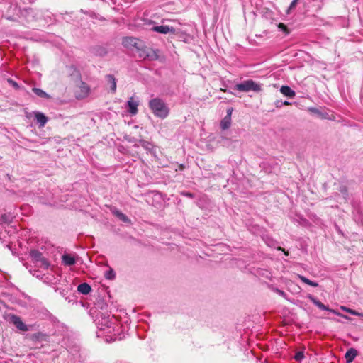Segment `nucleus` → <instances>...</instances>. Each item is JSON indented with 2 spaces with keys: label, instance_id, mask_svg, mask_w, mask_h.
<instances>
[{
  "label": "nucleus",
  "instance_id": "nucleus-1",
  "mask_svg": "<svg viewBox=\"0 0 363 363\" xmlns=\"http://www.w3.org/2000/svg\"><path fill=\"white\" fill-rule=\"evenodd\" d=\"M122 44L127 48H135L141 58H149L150 60L157 59L158 56L155 51L145 45L144 42L133 37H125L123 38Z\"/></svg>",
  "mask_w": 363,
  "mask_h": 363
},
{
  "label": "nucleus",
  "instance_id": "nucleus-2",
  "mask_svg": "<svg viewBox=\"0 0 363 363\" xmlns=\"http://www.w3.org/2000/svg\"><path fill=\"white\" fill-rule=\"evenodd\" d=\"M149 107L154 115L160 118H165L169 113V109L166 104L159 98H155L149 101Z\"/></svg>",
  "mask_w": 363,
  "mask_h": 363
},
{
  "label": "nucleus",
  "instance_id": "nucleus-3",
  "mask_svg": "<svg viewBox=\"0 0 363 363\" xmlns=\"http://www.w3.org/2000/svg\"><path fill=\"white\" fill-rule=\"evenodd\" d=\"M74 74L77 77V89L75 91V96L77 99H84L86 97L89 93V86L81 80V75L78 71H74Z\"/></svg>",
  "mask_w": 363,
  "mask_h": 363
},
{
  "label": "nucleus",
  "instance_id": "nucleus-4",
  "mask_svg": "<svg viewBox=\"0 0 363 363\" xmlns=\"http://www.w3.org/2000/svg\"><path fill=\"white\" fill-rule=\"evenodd\" d=\"M235 89L242 92H247L250 91L258 92L262 90V88L260 84L256 83L252 79H247L242 83L236 84L235 86Z\"/></svg>",
  "mask_w": 363,
  "mask_h": 363
},
{
  "label": "nucleus",
  "instance_id": "nucleus-5",
  "mask_svg": "<svg viewBox=\"0 0 363 363\" xmlns=\"http://www.w3.org/2000/svg\"><path fill=\"white\" fill-rule=\"evenodd\" d=\"M30 256L32 262L36 264L37 267L48 269L50 266L48 261L43 256V254L37 250H32L30 252Z\"/></svg>",
  "mask_w": 363,
  "mask_h": 363
},
{
  "label": "nucleus",
  "instance_id": "nucleus-6",
  "mask_svg": "<svg viewBox=\"0 0 363 363\" xmlns=\"http://www.w3.org/2000/svg\"><path fill=\"white\" fill-rule=\"evenodd\" d=\"M13 324L21 331H28V326L22 321L20 317L13 315L11 318Z\"/></svg>",
  "mask_w": 363,
  "mask_h": 363
},
{
  "label": "nucleus",
  "instance_id": "nucleus-7",
  "mask_svg": "<svg viewBox=\"0 0 363 363\" xmlns=\"http://www.w3.org/2000/svg\"><path fill=\"white\" fill-rule=\"evenodd\" d=\"M152 30L162 33L167 34L168 33H175L176 30L173 27H169V26H157L152 28Z\"/></svg>",
  "mask_w": 363,
  "mask_h": 363
},
{
  "label": "nucleus",
  "instance_id": "nucleus-8",
  "mask_svg": "<svg viewBox=\"0 0 363 363\" xmlns=\"http://www.w3.org/2000/svg\"><path fill=\"white\" fill-rule=\"evenodd\" d=\"M128 106L129 108L128 112L132 115H135L138 113V103L134 101L133 97L128 101Z\"/></svg>",
  "mask_w": 363,
  "mask_h": 363
},
{
  "label": "nucleus",
  "instance_id": "nucleus-9",
  "mask_svg": "<svg viewBox=\"0 0 363 363\" xmlns=\"http://www.w3.org/2000/svg\"><path fill=\"white\" fill-rule=\"evenodd\" d=\"M309 299L312 303H313L317 307H318L321 310L324 311H329L333 313H336L335 311L333 309H330L328 306H325L323 303H322L320 301L317 300L315 298H314L312 296H309Z\"/></svg>",
  "mask_w": 363,
  "mask_h": 363
},
{
  "label": "nucleus",
  "instance_id": "nucleus-10",
  "mask_svg": "<svg viewBox=\"0 0 363 363\" xmlns=\"http://www.w3.org/2000/svg\"><path fill=\"white\" fill-rule=\"evenodd\" d=\"M357 355V351L354 349V348H350V350H348L345 354V358L346 359V362L347 363H351L354 359L355 358V357Z\"/></svg>",
  "mask_w": 363,
  "mask_h": 363
},
{
  "label": "nucleus",
  "instance_id": "nucleus-11",
  "mask_svg": "<svg viewBox=\"0 0 363 363\" xmlns=\"http://www.w3.org/2000/svg\"><path fill=\"white\" fill-rule=\"evenodd\" d=\"M62 262L65 265L67 266H72L76 263L75 258L68 254H65L62 255Z\"/></svg>",
  "mask_w": 363,
  "mask_h": 363
},
{
  "label": "nucleus",
  "instance_id": "nucleus-12",
  "mask_svg": "<svg viewBox=\"0 0 363 363\" xmlns=\"http://www.w3.org/2000/svg\"><path fill=\"white\" fill-rule=\"evenodd\" d=\"M47 335L44 334L41 332H38L36 333L32 334L30 337V339L33 342H38V341H45L47 340Z\"/></svg>",
  "mask_w": 363,
  "mask_h": 363
},
{
  "label": "nucleus",
  "instance_id": "nucleus-13",
  "mask_svg": "<svg viewBox=\"0 0 363 363\" xmlns=\"http://www.w3.org/2000/svg\"><path fill=\"white\" fill-rule=\"evenodd\" d=\"M35 118L39 123L40 127H44L48 122V118L41 112H35Z\"/></svg>",
  "mask_w": 363,
  "mask_h": 363
},
{
  "label": "nucleus",
  "instance_id": "nucleus-14",
  "mask_svg": "<svg viewBox=\"0 0 363 363\" xmlns=\"http://www.w3.org/2000/svg\"><path fill=\"white\" fill-rule=\"evenodd\" d=\"M77 291L82 294L86 295L90 293L91 288L87 283H82L78 286Z\"/></svg>",
  "mask_w": 363,
  "mask_h": 363
},
{
  "label": "nucleus",
  "instance_id": "nucleus-15",
  "mask_svg": "<svg viewBox=\"0 0 363 363\" xmlns=\"http://www.w3.org/2000/svg\"><path fill=\"white\" fill-rule=\"evenodd\" d=\"M281 93L288 97L292 98L295 96V91L288 86H282L280 89Z\"/></svg>",
  "mask_w": 363,
  "mask_h": 363
},
{
  "label": "nucleus",
  "instance_id": "nucleus-16",
  "mask_svg": "<svg viewBox=\"0 0 363 363\" xmlns=\"http://www.w3.org/2000/svg\"><path fill=\"white\" fill-rule=\"evenodd\" d=\"M106 79L107 82L111 85V89L113 93H115L116 91V80L113 75L108 74L106 76Z\"/></svg>",
  "mask_w": 363,
  "mask_h": 363
},
{
  "label": "nucleus",
  "instance_id": "nucleus-17",
  "mask_svg": "<svg viewBox=\"0 0 363 363\" xmlns=\"http://www.w3.org/2000/svg\"><path fill=\"white\" fill-rule=\"evenodd\" d=\"M231 125V118L229 116H225L220 122V128L222 130L228 129Z\"/></svg>",
  "mask_w": 363,
  "mask_h": 363
},
{
  "label": "nucleus",
  "instance_id": "nucleus-18",
  "mask_svg": "<svg viewBox=\"0 0 363 363\" xmlns=\"http://www.w3.org/2000/svg\"><path fill=\"white\" fill-rule=\"evenodd\" d=\"M298 277L302 282H303L309 286H311L313 287H317L318 286V284L317 282L312 281L310 279H308V278L305 277L304 276L298 274Z\"/></svg>",
  "mask_w": 363,
  "mask_h": 363
},
{
  "label": "nucleus",
  "instance_id": "nucleus-19",
  "mask_svg": "<svg viewBox=\"0 0 363 363\" xmlns=\"http://www.w3.org/2000/svg\"><path fill=\"white\" fill-rule=\"evenodd\" d=\"M33 91L39 97L49 99L50 96L43 90L38 88H33Z\"/></svg>",
  "mask_w": 363,
  "mask_h": 363
},
{
  "label": "nucleus",
  "instance_id": "nucleus-20",
  "mask_svg": "<svg viewBox=\"0 0 363 363\" xmlns=\"http://www.w3.org/2000/svg\"><path fill=\"white\" fill-rule=\"evenodd\" d=\"M116 277V274L113 269H110L108 271H107L105 274V277L107 279H113Z\"/></svg>",
  "mask_w": 363,
  "mask_h": 363
},
{
  "label": "nucleus",
  "instance_id": "nucleus-21",
  "mask_svg": "<svg viewBox=\"0 0 363 363\" xmlns=\"http://www.w3.org/2000/svg\"><path fill=\"white\" fill-rule=\"evenodd\" d=\"M305 357L304 356V352H302V351H298L297 352L295 355H294V359L295 360L298 361V362H300L301 361L303 358Z\"/></svg>",
  "mask_w": 363,
  "mask_h": 363
},
{
  "label": "nucleus",
  "instance_id": "nucleus-22",
  "mask_svg": "<svg viewBox=\"0 0 363 363\" xmlns=\"http://www.w3.org/2000/svg\"><path fill=\"white\" fill-rule=\"evenodd\" d=\"M140 143V145L147 150H150L152 147V144L147 141L141 140Z\"/></svg>",
  "mask_w": 363,
  "mask_h": 363
},
{
  "label": "nucleus",
  "instance_id": "nucleus-23",
  "mask_svg": "<svg viewBox=\"0 0 363 363\" xmlns=\"http://www.w3.org/2000/svg\"><path fill=\"white\" fill-rule=\"evenodd\" d=\"M278 28H280L281 30H283L286 34L289 33V30L287 26L285 24H284L283 23H279L278 24Z\"/></svg>",
  "mask_w": 363,
  "mask_h": 363
},
{
  "label": "nucleus",
  "instance_id": "nucleus-24",
  "mask_svg": "<svg viewBox=\"0 0 363 363\" xmlns=\"http://www.w3.org/2000/svg\"><path fill=\"white\" fill-rule=\"evenodd\" d=\"M94 50H95L96 54L103 55L104 53H105V51L104 50V49H102L101 48H94Z\"/></svg>",
  "mask_w": 363,
  "mask_h": 363
},
{
  "label": "nucleus",
  "instance_id": "nucleus-25",
  "mask_svg": "<svg viewBox=\"0 0 363 363\" xmlns=\"http://www.w3.org/2000/svg\"><path fill=\"white\" fill-rule=\"evenodd\" d=\"M9 83L11 84L15 89H18V84L14 82L13 80L12 79H9L8 80Z\"/></svg>",
  "mask_w": 363,
  "mask_h": 363
},
{
  "label": "nucleus",
  "instance_id": "nucleus-26",
  "mask_svg": "<svg viewBox=\"0 0 363 363\" xmlns=\"http://www.w3.org/2000/svg\"><path fill=\"white\" fill-rule=\"evenodd\" d=\"M298 1V0H293L290 4V9L294 8L296 6Z\"/></svg>",
  "mask_w": 363,
  "mask_h": 363
},
{
  "label": "nucleus",
  "instance_id": "nucleus-27",
  "mask_svg": "<svg viewBox=\"0 0 363 363\" xmlns=\"http://www.w3.org/2000/svg\"><path fill=\"white\" fill-rule=\"evenodd\" d=\"M342 308L347 312H349L350 313L352 314V315H356L357 314L355 311H354L353 310H351V309H346L345 307H342Z\"/></svg>",
  "mask_w": 363,
  "mask_h": 363
},
{
  "label": "nucleus",
  "instance_id": "nucleus-28",
  "mask_svg": "<svg viewBox=\"0 0 363 363\" xmlns=\"http://www.w3.org/2000/svg\"><path fill=\"white\" fill-rule=\"evenodd\" d=\"M232 112H233L232 108L228 109L227 111V115L225 116H229V118H231Z\"/></svg>",
  "mask_w": 363,
  "mask_h": 363
},
{
  "label": "nucleus",
  "instance_id": "nucleus-29",
  "mask_svg": "<svg viewBox=\"0 0 363 363\" xmlns=\"http://www.w3.org/2000/svg\"><path fill=\"white\" fill-rule=\"evenodd\" d=\"M277 249V250H280V251H282V252L284 251V249L281 247H278Z\"/></svg>",
  "mask_w": 363,
  "mask_h": 363
},
{
  "label": "nucleus",
  "instance_id": "nucleus-30",
  "mask_svg": "<svg viewBox=\"0 0 363 363\" xmlns=\"http://www.w3.org/2000/svg\"><path fill=\"white\" fill-rule=\"evenodd\" d=\"M283 104H284V105H286V106H288V105H290L291 104H290L289 102H288V101H284V102L283 103Z\"/></svg>",
  "mask_w": 363,
  "mask_h": 363
},
{
  "label": "nucleus",
  "instance_id": "nucleus-31",
  "mask_svg": "<svg viewBox=\"0 0 363 363\" xmlns=\"http://www.w3.org/2000/svg\"><path fill=\"white\" fill-rule=\"evenodd\" d=\"M186 195L189 196V197H192L193 196L191 193H187Z\"/></svg>",
  "mask_w": 363,
  "mask_h": 363
},
{
  "label": "nucleus",
  "instance_id": "nucleus-32",
  "mask_svg": "<svg viewBox=\"0 0 363 363\" xmlns=\"http://www.w3.org/2000/svg\"><path fill=\"white\" fill-rule=\"evenodd\" d=\"M283 252H284V253L286 255H289V253H288V252H287V251H285V250H284V251H283Z\"/></svg>",
  "mask_w": 363,
  "mask_h": 363
}]
</instances>
